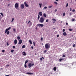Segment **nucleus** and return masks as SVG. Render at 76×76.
I'll return each instance as SVG.
<instances>
[{"label":"nucleus","mask_w":76,"mask_h":76,"mask_svg":"<svg viewBox=\"0 0 76 76\" xmlns=\"http://www.w3.org/2000/svg\"><path fill=\"white\" fill-rule=\"evenodd\" d=\"M36 29H37V27H36Z\"/></svg>","instance_id":"nucleus-64"},{"label":"nucleus","mask_w":76,"mask_h":76,"mask_svg":"<svg viewBox=\"0 0 76 76\" xmlns=\"http://www.w3.org/2000/svg\"><path fill=\"white\" fill-rule=\"evenodd\" d=\"M33 45H34V46H35V42H33Z\"/></svg>","instance_id":"nucleus-42"},{"label":"nucleus","mask_w":76,"mask_h":76,"mask_svg":"<svg viewBox=\"0 0 76 76\" xmlns=\"http://www.w3.org/2000/svg\"><path fill=\"white\" fill-rule=\"evenodd\" d=\"M67 6H68V3H67L66 5V7H67Z\"/></svg>","instance_id":"nucleus-47"},{"label":"nucleus","mask_w":76,"mask_h":76,"mask_svg":"<svg viewBox=\"0 0 76 76\" xmlns=\"http://www.w3.org/2000/svg\"><path fill=\"white\" fill-rule=\"evenodd\" d=\"M52 20H53V21H56V19H55L54 18L52 19Z\"/></svg>","instance_id":"nucleus-30"},{"label":"nucleus","mask_w":76,"mask_h":76,"mask_svg":"<svg viewBox=\"0 0 76 76\" xmlns=\"http://www.w3.org/2000/svg\"><path fill=\"white\" fill-rule=\"evenodd\" d=\"M12 48H15V46H12Z\"/></svg>","instance_id":"nucleus-44"},{"label":"nucleus","mask_w":76,"mask_h":76,"mask_svg":"<svg viewBox=\"0 0 76 76\" xmlns=\"http://www.w3.org/2000/svg\"><path fill=\"white\" fill-rule=\"evenodd\" d=\"M14 19H15L14 18H12V19L11 22H13V20H14Z\"/></svg>","instance_id":"nucleus-28"},{"label":"nucleus","mask_w":76,"mask_h":76,"mask_svg":"<svg viewBox=\"0 0 76 76\" xmlns=\"http://www.w3.org/2000/svg\"><path fill=\"white\" fill-rule=\"evenodd\" d=\"M28 60L26 61H25V64H26V63H28Z\"/></svg>","instance_id":"nucleus-26"},{"label":"nucleus","mask_w":76,"mask_h":76,"mask_svg":"<svg viewBox=\"0 0 76 76\" xmlns=\"http://www.w3.org/2000/svg\"><path fill=\"white\" fill-rule=\"evenodd\" d=\"M62 57H66V56L64 54L62 56Z\"/></svg>","instance_id":"nucleus-32"},{"label":"nucleus","mask_w":76,"mask_h":76,"mask_svg":"<svg viewBox=\"0 0 76 76\" xmlns=\"http://www.w3.org/2000/svg\"><path fill=\"white\" fill-rule=\"evenodd\" d=\"M44 20H45V18L43 17H41L39 19V22L40 23H44Z\"/></svg>","instance_id":"nucleus-2"},{"label":"nucleus","mask_w":76,"mask_h":76,"mask_svg":"<svg viewBox=\"0 0 76 76\" xmlns=\"http://www.w3.org/2000/svg\"><path fill=\"white\" fill-rule=\"evenodd\" d=\"M29 42H30V44H32V41H31V40H29Z\"/></svg>","instance_id":"nucleus-20"},{"label":"nucleus","mask_w":76,"mask_h":76,"mask_svg":"<svg viewBox=\"0 0 76 76\" xmlns=\"http://www.w3.org/2000/svg\"><path fill=\"white\" fill-rule=\"evenodd\" d=\"M27 75H33V73L31 72H27L26 73Z\"/></svg>","instance_id":"nucleus-10"},{"label":"nucleus","mask_w":76,"mask_h":76,"mask_svg":"<svg viewBox=\"0 0 76 76\" xmlns=\"http://www.w3.org/2000/svg\"><path fill=\"white\" fill-rule=\"evenodd\" d=\"M22 40L20 39L19 40V42H18V44H20V45L22 44Z\"/></svg>","instance_id":"nucleus-8"},{"label":"nucleus","mask_w":76,"mask_h":76,"mask_svg":"<svg viewBox=\"0 0 76 76\" xmlns=\"http://www.w3.org/2000/svg\"><path fill=\"white\" fill-rule=\"evenodd\" d=\"M54 4H56V5L58 4V3H57V2L56 1L55 2H54Z\"/></svg>","instance_id":"nucleus-31"},{"label":"nucleus","mask_w":76,"mask_h":76,"mask_svg":"<svg viewBox=\"0 0 76 76\" xmlns=\"http://www.w3.org/2000/svg\"><path fill=\"white\" fill-rule=\"evenodd\" d=\"M20 7L21 9H24L25 7V5L23 4H21Z\"/></svg>","instance_id":"nucleus-7"},{"label":"nucleus","mask_w":76,"mask_h":76,"mask_svg":"<svg viewBox=\"0 0 76 76\" xmlns=\"http://www.w3.org/2000/svg\"><path fill=\"white\" fill-rule=\"evenodd\" d=\"M30 23V20H29L28 22L27 23V24H29V23Z\"/></svg>","instance_id":"nucleus-50"},{"label":"nucleus","mask_w":76,"mask_h":76,"mask_svg":"<svg viewBox=\"0 0 76 76\" xmlns=\"http://www.w3.org/2000/svg\"><path fill=\"white\" fill-rule=\"evenodd\" d=\"M69 10H70V11H72V8H70Z\"/></svg>","instance_id":"nucleus-51"},{"label":"nucleus","mask_w":76,"mask_h":76,"mask_svg":"<svg viewBox=\"0 0 76 76\" xmlns=\"http://www.w3.org/2000/svg\"><path fill=\"white\" fill-rule=\"evenodd\" d=\"M17 39L18 40H19V39H20V37L18 36L17 37Z\"/></svg>","instance_id":"nucleus-21"},{"label":"nucleus","mask_w":76,"mask_h":76,"mask_svg":"<svg viewBox=\"0 0 76 76\" xmlns=\"http://www.w3.org/2000/svg\"><path fill=\"white\" fill-rule=\"evenodd\" d=\"M65 15H66V12L63 13V16H65Z\"/></svg>","instance_id":"nucleus-25"},{"label":"nucleus","mask_w":76,"mask_h":76,"mask_svg":"<svg viewBox=\"0 0 76 76\" xmlns=\"http://www.w3.org/2000/svg\"><path fill=\"white\" fill-rule=\"evenodd\" d=\"M52 7V6H49L48 7V8H49V9L50 8H51Z\"/></svg>","instance_id":"nucleus-37"},{"label":"nucleus","mask_w":76,"mask_h":76,"mask_svg":"<svg viewBox=\"0 0 76 76\" xmlns=\"http://www.w3.org/2000/svg\"><path fill=\"white\" fill-rule=\"evenodd\" d=\"M25 47H26L25 45H23V46L22 47V48H25Z\"/></svg>","instance_id":"nucleus-23"},{"label":"nucleus","mask_w":76,"mask_h":76,"mask_svg":"<svg viewBox=\"0 0 76 76\" xmlns=\"http://www.w3.org/2000/svg\"><path fill=\"white\" fill-rule=\"evenodd\" d=\"M56 70H57V68L56 66H55L53 68V70L54 71H56Z\"/></svg>","instance_id":"nucleus-15"},{"label":"nucleus","mask_w":76,"mask_h":76,"mask_svg":"<svg viewBox=\"0 0 76 76\" xmlns=\"http://www.w3.org/2000/svg\"><path fill=\"white\" fill-rule=\"evenodd\" d=\"M14 44L15 45L17 44V40L16 39H15L14 40Z\"/></svg>","instance_id":"nucleus-13"},{"label":"nucleus","mask_w":76,"mask_h":76,"mask_svg":"<svg viewBox=\"0 0 76 76\" xmlns=\"http://www.w3.org/2000/svg\"><path fill=\"white\" fill-rule=\"evenodd\" d=\"M48 19H47L46 20V22H48Z\"/></svg>","instance_id":"nucleus-40"},{"label":"nucleus","mask_w":76,"mask_h":76,"mask_svg":"<svg viewBox=\"0 0 76 76\" xmlns=\"http://www.w3.org/2000/svg\"><path fill=\"white\" fill-rule=\"evenodd\" d=\"M7 45L8 46L9 45V43H7Z\"/></svg>","instance_id":"nucleus-48"},{"label":"nucleus","mask_w":76,"mask_h":76,"mask_svg":"<svg viewBox=\"0 0 76 76\" xmlns=\"http://www.w3.org/2000/svg\"><path fill=\"white\" fill-rule=\"evenodd\" d=\"M15 8L16 9L18 10L19 9V3H16L15 5Z\"/></svg>","instance_id":"nucleus-3"},{"label":"nucleus","mask_w":76,"mask_h":76,"mask_svg":"<svg viewBox=\"0 0 76 76\" xmlns=\"http://www.w3.org/2000/svg\"><path fill=\"white\" fill-rule=\"evenodd\" d=\"M31 48L32 49H33V46H31Z\"/></svg>","instance_id":"nucleus-59"},{"label":"nucleus","mask_w":76,"mask_h":76,"mask_svg":"<svg viewBox=\"0 0 76 76\" xmlns=\"http://www.w3.org/2000/svg\"><path fill=\"white\" fill-rule=\"evenodd\" d=\"M0 14H1L2 16H4V15H3V13H2V12H1L0 13Z\"/></svg>","instance_id":"nucleus-27"},{"label":"nucleus","mask_w":76,"mask_h":76,"mask_svg":"<svg viewBox=\"0 0 76 76\" xmlns=\"http://www.w3.org/2000/svg\"><path fill=\"white\" fill-rule=\"evenodd\" d=\"M13 31H14V32H15V31H16V29H15V28H13Z\"/></svg>","instance_id":"nucleus-38"},{"label":"nucleus","mask_w":76,"mask_h":76,"mask_svg":"<svg viewBox=\"0 0 76 76\" xmlns=\"http://www.w3.org/2000/svg\"><path fill=\"white\" fill-rule=\"evenodd\" d=\"M57 9H56L54 11L55 12H56V11H57Z\"/></svg>","instance_id":"nucleus-56"},{"label":"nucleus","mask_w":76,"mask_h":76,"mask_svg":"<svg viewBox=\"0 0 76 76\" xmlns=\"http://www.w3.org/2000/svg\"><path fill=\"white\" fill-rule=\"evenodd\" d=\"M76 64V62H74L72 63V66H73V65H75Z\"/></svg>","instance_id":"nucleus-14"},{"label":"nucleus","mask_w":76,"mask_h":76,"mask_svg":"<svg viewBox=\"0 0 76 76\" xmlns=\"http://www.w3.org/2000/svg\"><path fill=\"white\" fill-rule=\"evenodd\" d=\"M24 5L26 7H29V5L26 3V2H25L24 3Z\"/></svg>","instance_id":"nucleus-5"},{"label":"nucleus","mask_w":76,"mask_h":76,"mask_svg":"<svg viewBox=\"0 0 76 76\" xmlns=\"http://www.w3.org/2000/svg\"><path fill=\"white\" fill-rule=\"evenodd\" d=\"M64 59H65V58H60L59 59V61L60 62H61V61L63 60V61L64 60Z\"/></svg>","instance_id":"nucleus-12"},{"label":"nucleus","mask_w":76,"mask_h":76,"mask_svg":"<svg viewBox=\"0 0 76 76\" xmlns=\"http://www.w3.org/2000/svg\"><path fill=\"white\" fill-rule=\"evenodd\" d=\"M39 15H40V16H42V12H39Z\"/></svg>","instance_id":"nucleus-11"},{"label":"nucleus","mask_w":76,"mask_h":76,"mask_svg":"<svg viewBox=\"0 0 76 76\" xmlns=\"http://www.w3.org/2000/svg\"><path fill=\"white\" fill-rule=\"evenodd\" d=\"M28 66L29 68H31V67H32V64L31 63H29L28 64Z\"/></svg>","instance_id":"nucleus-9"},{"label":"nucleus","mask_w":76,"mask_h":76,"mask_svg":"<svg viewBox=\"0 0 76 76\" xmlns=\"http://www.w3.org/2000/svg\"><path fill=\"white\" fill-rule=\"evenodd\" d=\"M73 12H75V10H72Z\"/></svg>","instance_id":"nucleus-39"},{"label":"nucleus","mask_w":76,"mask_h":76,"mask_svg":"<svg viewBox=\"0 0 76 76\" xmlns=\"http://www.w3.org/2000/svg\"><path fill=\"white\" fill-rule=\"evenodd\" d=\"M34 64H32L31 65L32 66H34Z\"/></svg>","instance_id":"nucleus-60"},{"label":"nucleus","mask_w":76,"mask_h":76,"mask_svg":"<svg viewBox=\"0 0 76 76\" xmlns=\"http://www.w3.org/2000/svg\"><path fill=\"white\" fill-rule=\"evenodd\" d=\"M24 67L25 68H26L27 67V66H26V64H25L24 65Z\"/></svg>","instance_id":"nucleus-33"},{"label":"nucleus","mask_w":76,"mask_h":76,"mask_svg":"<svg viewBox=\"0 0 76 76\" xmlns=\"http://www.w3.org/2000/svg\"><path fill=\"white\" fill-rule=\"evenodd\" d=\"M76 46V45L75 44H74L73 45V47H75Z\"/></svg>","instance_id":"nucleus-46"},{"label":"nucleus","mask_w":76,"mask_h":76,"mask_svg":"<svg viewBox=\"0 0 76 76\" xmlns=\"http://www.w3.org/2000/svg\"><path fill=\"white\" fill-rule=\"evenodd\" d=\"M57 38H58L59 37V35H57Z\"/></svg>","instance_id":"nucleus-52"},{"label":"nucleus","mask_w":76,"mask_h":76,"mask_svg":"<svg viewBox=\"0 0 76 76\" xmlns=\"http://www.w3.org/2000/svg\"><path fill=\"white\" fill-rule=\"evenodd\" d=\"M70 15H72V13H70Z\"/></svg>","instance_id":"nucleus-63"},{"label":"nucleus","mask_w":76,"mask_h":76,"mask_svg":"<svg viewBox=\"0 0 76 76\" xmlns=\"http://www.w3.org/2000/svg\"><path fill=\"white\" fill-rule=\"evenodd\" d=\"M22 53H23V55L24 56H26V53H25V52H23Z\"/></svg>","instance_id":"nucleus-19"},{"label":"nucleus","mask_w":76,"mask_h":76,"mask_svg":"<svg viewBox=\"0 0 76 76\" xmlns=\"http://www.w3.org/2000/svg\"><path fill=\"white\" fill-rule=\"evenodd\" d=\"M5 51V50H2V53H4V52Z\"/></svg>","instance_id":"nucleus-36"},{"label":"nucleus","mask_w":76,"mask_h":76,"mask_svg":"<svg viewBox=\"0 0 76 76\" xmlns=\"http://www.w3.org/2000/svg\"><path fill=\"white\" fill-rule=\"evenodd\" d=\"M63 32H64L65 31V30L64 29H63Z\"/></svg>","instance_id":"nucleus-54"},{"label":"nucleus","mask_w":76,"mask_h":76,"mask_svg":"<svg viewBox=\"0 0 76 76\" xmlns=\"http://www.w3.org/2000/svg\"><path fill=\"white\" fill-rule=\"evenodd\" d=\"M40 18V16H39V15H38L37 17L38 20H39V19Z\"/></svg>","instance_id":"nucleus-24"},{"label":"nucleus","mask_w":76,"mask_h":76,"mask_svg":"<svg viewBox=\"0 0 76 76\" xmlns=\"http://www.w3.org/2000/svg\"><path fill=\"white\" fill-rule=\"evenodd\" d=\"M47 9V7H45L43 8V9Z\"/></svg>","instance_id":"nucleus-29"},{"label":"nucleus","mask_w":76,"mask_h":76,"mask_svg":"<svg viewBox=\"0 0 76 76\" xmlns=\"http://www.w3.org/2000/svg\"><path fill=\"white\" fill-rule=\"evenodd\" d=\"M30 23V20H29L28 22L27 23V24H29V23Z\"/></svg>","instance_id":"nucleus-49"},{"label":"nucleus","mask_w":76,"mask_h":76,"mask_svg":"<svg viewBox=\"0 0 76 76\" xmlns=\"http://www.w3.org/2000/svg\"><path fill=\"white\" fill-rule=\"evenodd\" d=\"M75 19H72V22H73V21H75Z\"/></svg>","instance_id":"nucleus-41"},{"label":"nucleus","mask_w":76,"mask_h":76,"mask_svg":"<svg viewBox=\"0 0 76 76\" xmlns=\"http://www.w3.org/2000/svg\"><path fill=\"white\" fill-rule=\"evenodd\" d=\"M43 16L45 17V18H46V17H47V15L45 13H44L43 14Z\"/></svg>","instance_id":"nucleus-18"},{"label":"nucleus","mask_w":76,"mask_h":76,"mask_svg":"<svg viewBox=\"0 0 76 76\" xmlns=\"http://www.w3.org/2000/svg\"><path fill=\"white\" fill-rule=\"evenodd\" d=\"M13 51H14V50H11V53H13Z\"/></svg>","instance_id":"nucleus-43"},{"label":"nucleus","mask_w":76,"mask_h":76,"mask_svg":"<svg viewBox=\"0 0 76 76\" xmlns=\"http://www.w3.org/2000/svg\"><path fill=\"white\" fill-rule=\"evenodd\" d=\"M37 25L39 26H41V27H43L44 26V25L42 24H37Z\"/></svg>","instance_id":"nucleus-6"},{"label":"nucleus","mask_w":76,"mask_h":76,"mask_svg":"<svg viewBox=\"0 0 76 76\" xmlns=\"http://www.w3.org/2000/svg\"><path fill=\"white\" fill-rule=\"evenodd\" d=\"M58 0H56V1H58Z\"/></svg>","instance_id":"nucleus-62"},{"label":"nucleus","mask_w":76,"mask_h":76,"mask_svg":"<svg viewBox=\"0 0 76 76\" xmlns=\"http://www.w3.org/2000/svg\"><path fill=\"white\" fill-rule=\"evenodd\" d=\"M32 25V22L31 21L30 22V24H29V26H31Z\"/></svg>","instance_id":"nucleus-17"},{"label":"nucleus","mask_w":76,"mask_h":76,"mask_svg":"<svg viewBox=\"0 0 76 76\" xmlns=\"http://www.w3.org/2000/svg\"><path fill=\"white\" fill-rule=\"evenodd\" d=\"M47 50H45L44 51V53H47Z\"/></svg>","instance_id":"nucleus-35"},{"label":"nucleus","mask_w":76,"mask_h":76,"mask_svg":"<svg viewBox=\"0 0 76 76\" xmlns=\"http://www.w3.org/2000/svg\"><path fill=\"white\" fill-rule=\"evenodd\" d=\"M63 35H64V36H66V35H67V34H66V32H64L63 33Z\"/></svg>","instance_id":"nucleus-16"},{"label":"nucleus","mask_w":76,"mask_h":76,"mask_svg":"<svg viewBox=\"0 0 76 76\" xmlns=\"http://www.w3.org/2000/svg\"><path fill=\"white\" fill-rule=\"evenodd\" d=\"M45 48L46 49H48V48H49V45L48 44H46L45 45Z\"/></svg>","instance_id":"nucleus-4"},{"label":"nucleus","mask_w":76,"mask_h":76,"mask_svg":"<svg viewBox=\"0 0 76 76\" xmlns=\"http://www.w3.org/2000/svg\"><path fill=\"white\" fill-rule=\"evenodd\" d=\"M6 66H9V64H8V65H6Z\"/></svg>","instance_id":"nucleus-57"},{"label":"nucleus","mask_w":76,"mask_h":76,"mask_svg":"<svg viewBox=\"0 0 76 76\" xmlns=\"http://www.w3.org/2000/svg\"><path fill=\"white\" fill-rule=\"evenodd\" d=\"M11 28V27H9L8 28H7L5 30V34H6V33H7V35H9L10 34V31H9V30H10V29Z\"/></svg>","instance_id":"nucleus-1"},{"label":"nucleus","mask_w":76,"mask_h":76,"mask_svg":"<svg viewBox=\"0 0 76 76\" xmlns=\"http://www.w3.org/2000/svg\"><path fill=\"white\" fill-rule=\"evenodd\" d=\"M66 25H68V23H66Z\"/></svg>","instance_id":"nucleus-55"},{"label":"nucleus","mask_w":76,"mask_h":76,"mask_svg":"<svg viewBox=\"0 0 76 76\" xmlns=\"http://www.w3.org/2000/svg\"><path fill=\"white\" fill-rule=\"evenodd\" d=\"M39 7L41 8L42 7V4H39Z\"/></svg>","instance_id":"nucleus-22"},{"label":"nucleus","mask_w":76,"mask_h":76,"mask_svg":"<svg viewBox=\"0 0 76 76\" xmlns=\"http://www.w3.org/2000/svg\"><path fill=\"white\" fill-rule=\"evenodd\" d=\"M69 31H73V30H72L70 28H69Z\"/></svg>","instance_id":"nucleus-34"},{"label":"nucleus","mask_w":76,"mask_h":76,"mask_svg":"<svg viewBox=\"0 0 76 76\" xmlns=\"http://www.w3.org/2000/svg\"><path fill=\"white\" fill-rule=\"evenodd\" d=\"M5 76H10V75H6Z\"/></svg>","instance_id":"nucleus-61"},{"label":"nucleus","mask_w":76,"mask_h":76,"mask_svg":"<svg viewBox=\"0 0 76 76\" xmlns=\"http://www.w3.org/2000/svg\"><path fill=\"white\" fill-rule=\"evenodd\" d=\"M41 41H42V40H43V38L42 37L41 38Z\"/></svg>","instance_id":"nucleus-45"},{"label":"nucleus","mask_w":76,"mask_h":76,"mask_svg":"<svg viewBox=\"0 0 76 76\" xmlns=\"http://www.w3.org/2000/svg\"><path fill=\"white\" fill-rule=\"evenodd\" d=\"M40 59L41 61H42V58H41Z\"/></svg>","instance_id":"nucleus-53"},{"label":"nucleus","mask_w":76,"mask_h":76,"mask_svg":"<svg viewBox=\"0 0 76 76\" xmlns=\"http://www.w3.org/2000/svg\"><path fill=\"white\" fill-rule=\"evenodd\" d=\"M55 34H57V32L56 31L55 32Z\"/></svg>","instance_id":"nucleus-58"}]
</instances>
